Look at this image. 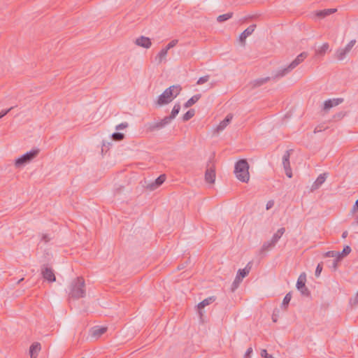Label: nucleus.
Here are the masks:
<instances>
[{"mask_svg": "<svg viewBox=\"0 0 358 358\" xmlns=\"http://www.w3.org/2000/svg\"><path fill=\"white\" fill-rule=\"evenodd\" d=\"M181 90L180 85H172L164 90L160 94L157 101L158 106H162L169 103L175 97H176Z\"/></svg>", "mask_w": 358, "mask_h": 358, "instance_id": "2", "label": "nucleus"}, {"mask_svg": "<svg viewBox=\"0 0 358 358\" xmlns=\"http://www.w3.org/2000/svg\"><path fill=\"white\" fill-rule=\"evenodd\" d=\"M285 231V229L284 227L279 229L276 231V233H275L273 234V237L271 239V241L273 242V243L276 244L278 243V241L280 240V238H281V236L283 235Z\"/></svg>", "mask_w": 358, "mask_h": 358, "instance_id": "24", "label": "nucleus"}, {"mask_svg": "<svg viewBox=\"0 0 358 358\" xmlns=\"http://www.w3.org/2000/svg\"><path fill=\"white\" fill-rule=\"evenodd\" d=\"M233 117L234 116H233V115L231 113H229L226 116V117L222 122H220V123L219 124V125L216 128V131L217 132L223 131L229 124V123L231 122V120L233 119Z\"/></svg>", "mask_w": 358, "mask_h": 358, "instance_id": "14", "label": "nucleus"}, {"mask_svg": "<svg viewBox=\"0 0 358 358\" xmlns=\"http://www.w3.org/2000/svg\"><path fill=\"white\" fill-rule=\"evenodd\" d=\"M256 24H252L245 29L239 36V41L243 45H245V39L250 36L255 31Z\"/></svg>", "mask_w": 358, "mask_h": 358, "instance_id": "11", "label": "nucleus"}, {"mask_svg": "<svg viewBox=\"0 0 358 358\" xmlns=\"http://www.w3.org/2000/svg\"><path fill=\"white\" fill-rule=\"evenodd\" d=\"M167 53H168V50H166L165 48H162L160 50V52L155 57V60L157 62L158 64H161L163 62H166V57Z\"/></svg>", "mask_w": 358, "mask_h": 358, "instance_id": "22", "label": "nucleus"}, {"mask_svg": "<svg viewBox=\"0 0 358 358\" xmlns=\"http://www.w3.org/2000/svg\"><path fill=\"white\" fill-rule=\"evenodd\" d=\"M178 42V41L176 39L172 40L171 42H169L168 43V45L165 47V48L169 50L171 48L175 47L177 45Z\"/></svg>", "mask_w": 358, "mask_h": 358, "instance_id": "37", "label": "nucleus"}, {"mask_svg": "<svg viewBox=\"0 0 358 358\" xmlns=\"http://www.w3.org/2000/svg\"><path fill=\"white\" fill-rule=\"evenodd\" d=\"M306 281V274L304 273H303L299 275V277L297 280V282H296L297 289H301V288L305 287Z\"/></svg>", "mask_w": 358, "mask_h": 358, "instance_id": "27", "label": "nucleus"}, {"mask_svg": "<svg viewBox=\"0 0 358 358\" xmlns=\"http://www.w3.org/2000/svg\"><path fill=\"white\" fill-rule=\"evenodd\" d=\"M250 263H248L245 268L239 269L238 271L237 275L234 281L232 283V290H235L239 285L240 282L242 281L243 278L248 275L250 273L251 266H250Z\"/></svg>", "mask_w": 358, "mask_h": 358, "instance_id": "6", "label": "nucleus"}, {"mask_svg": "<svg viewBox=\"0 0 358 358\" xmlns=\"http://www.w3.org/2000/svg\"><path fill=\"white\" fill-rule=\"evenodd\" d=\"M180 110V103H176L172 109L171 113L169 116H166L168 119V121L171 122V121L176 117V116L179 113Z\"/></svg>", "mask_w": 358, "mask_h": 358, "instance_id": "23", "label": "nucleus"}, {"mask_svg": "<svg viewBox=\"0 0 358 358\" xmlns=\"http://www.w3.org/2000/svg\"><path fill=\"white\" fill-rule=\"evenodd\" d=\"M348 233L347 231H345L344 232H343V234H342V238H345L347 237Z\"/></svg>", "mask_w": 358, "mask_h": 358, "instance_id": "50", "label": "nucleus"}, {"mask_svg": "<svg viewBox=\"0 0 358 358\" xmlns=\"http://www.w3.org/2000/svg\"><path fill=\"white\" fill-rule=\"evenodd\" d=\"M41 241L45 243H48L50 241V238L49 237V236L48 234H43Z\"/></svg>", "mask_w": 358, "mask_h": 358, "instance_id": "45", "label": "nucleus"}, {"mask_svg": "<svg viewBox=\"0 0 358 358\" xmlns=\"http://www.w3.org/2000/svg\"><path fill=\"white\" fill-rule=\"evenodd\" d=\"M341 259H338V258H336L334 262H333V264H332V267L334 268V270H336L337 268V266H338V262L340 261Z\"/></svg>", "mask_w": 358, "mask_h": 358, "instance_id": "48", "label": "nucleus"}, {"mask_svg": "<svg viewBox=\"0 0 358 358\" xmlns=\"http://www.w3.org/2000/svg\"><path fill=\"white\" fill-rule=\"evenodd\" d=\"M112 138L116 141H120L124 139V135L122 133L115 132L112 134Z\"/></svg>", "mask_w": 358, "mask_h": 358, "instance_id": "34", "label": "nucleus"}, {"mask_svg": "<svg viewBox=\"0 0 358 358\" xmlns=\"http://www.w3.org/2000/svg\"><path fill=\"white\" fill-rule=\"evenodd\" d=\"M329 45L327 43H324L319 49L316 50V55L323 56L329 50Z\"/></svg>", "mask_w": 358, "mask_h": 358, "instance_id": "28", "label": "nucleus"}, {"mask_svg": "<svg viewBox=\"0 0 358 358\" xmlns=\"http://www.w3.org/2000/svg\"><path fill=\"white\" fill-rule=\"evenodd\" d=\"M324 129H325V128H324L323 126H317L314 129V133L316 134V133L320 132Z\"/></svg>", "mask_w": 358, "mask_h": 358, "instance_id": "46", "label": "nucleus"}, {"mask_svg": "<svg viewBox=\"0 0 358 358\" xmlns=\"http://www.w3.org/2000/svg\"><path fill=\"white\" fill-rule=\"evenodd\" d=\"M107 331V328L105 327H94L90 330L91 336L94 338H99Z\"/></svg>", "mask_w": 358, "mask_h": 358, "instance_id": "18", "label": "nucleus"}, {"mask_svg": "<svg viewBox=\"0 0 358 358\" xmlns=\"http://www.w3.org/2000/svg\"><path fill=\"white\" fill-rule=\"evenodd\" d=\"M201 97V94H196L191 97L189 100L186 101V103L184 104L185 108H189L192 105H194L195 103H196Z\"/></svg>", "mask_w": 358, "mask_h": 358, "instance_id": "26", "label": "nucleus"}, {"mask_svg": "<svg viewBox=\"0 0 358 358\" xmlns=\"http://www.w3.org/2000/svg\"><path fill=\"white\" fill-rule=\"evenodd\" d=\"M350 303L352 306H358V292L355 297L350 300Z\"/></svg>", "mask_w": 358, "mask_h": 358, "instance_id": "43", "label": "nucleus"}, {"mask_svg": "<svg viewBox=\"0 0 358 358\" xmlns=\"http://www.w3.org/2000/svg\"><path fill=\"white\" fill-rule=\"evenodd\" d=\"M85 293V283L83 278L78 277L73 279L69 287V299L77 300L83 298Z\"/></svg>", "mask_w": 358, "mask_h": 358, "instance_id": "1", "label": "nucleus"}, {"mask_svg": "<svg viewBox=\"0 0 358 358\" xmlns=\"http://www.w3.org/2000/svg\"><path fill=\"white\" fill-rule=\"evenodd\" d=\"M353 211L357 212L358 211V199L356 201L355 205L353 206L352 208Z\"/></svg>", "mask_w": 358, "mask_h": 358, "instance_id": "49", "label": "nucleus"}, {"mask_svg": "<svg viewBox=\"0 0 358 358\" xmlns=\"http://www.w3.org/2000/svg\"><path fill=\"white\" fill-rule=\"evenodd\" d=\"M322 271V264H318L315 269V275L319 277Z\"/></svg>", "mask_w": 358, "mask_h": 358, "instance_id": "41", "label": "nucleus"}, {"mask_svg": "<svg viewBox=\"0 0 358 358\" xmlns=\"http://www.w3.org/2000/svg\"><path fill=\"white\" fill-rule=\"evenodd\" d=\"M301 292V294L303 296H308L310 295V291L307 288L306 286L301 288V289H299Z\"/></svg>", "mask_w": 358, "mask_h": 358, "instance_id": "38", "label": "nucleus"}, {"mask_svg": "<svg viewBox=\"0 0 358 358\" xmlns=\"http://www.w3.org/2000/svg\"><path fill=\"white\" fill-rule=\"evenodd\" d=\"M234 173L240 181L243 182L249 181V164L246 159H241L236 163Z\"/></svg>", "mask_w": 358, "mask_h": 358, "instance_id": "3", "label": "nucleus"}, {"mask_svg": "<svg viewBox=\"0 0 358 358\" xmlns=\"http://www.w3.org/2000/svg\"><path fill=\"white\" fill-rule=\"evenodd\" d=\"M215 301V296H210V297H208L207 299H205L204 300H203L202 301H201L198 304L197 308H198V310H199V313L200 315V317H202V315H203V313H202L201 310L202 308H203L204 307H206V306L210 305V303H212Z\"/></svg>", "mask_w": 358, "mask_h": 358, "instance_id": "16", "label": "nucleus"}, {"mask_svg": "<svg viewBox=\"0 0 358 358\" xmlns=\"http://www.w3.org/2000/svg\"><path fill=\"white\" fill-rule=\"evenodd\" d=\"M41 349V344L38 342L34 343L29 348L31 358H36Z\"/></svg>", "mask_w": 358, "mask_h": 358, "instance_id": "19", "label": "nucleus"}, {"mask_svg": "<svg viewBox=\"0 0 358 358\" xmlns=\"http://www.w3.org/2000/svg\"><path fill=\"white\" fill-rule=\"evenodd\" d=\"M337 11L336 8H328L315 12V15L320 18H324L325 17L333 14Z\"/></svg>", "mask_w": 358, "mask_h": 358, "instance_id": "20", "label": "nucleus"}, {"mask_svg": "<svg viewBox=\"0 0 358 358\" xmlns=\"http://www.w3.org/2000/svg\"><path fill=\"white\" fill-rule=\"evenodd\" d=\"M260 355L263 358H273V356L271 355H269L267 352V350L264 349L262 350Z\"/></svg>", "mask_w": 358, "mask_h": 358, "instance_id": "39", "label": "nucleus"}, {"mask_svg": "<svg viewBox=\"0 0 358 358\" xmlns=\"http://www.w3.org/2000/svg\"><path fill=\"white\" fill-rule=\"evenodd\" d=\"M13 108V107H10V108L7 109V110H3L0 112V119L3 117H4L6 114H8L12 109Z\"/></svg>", "mask_w": 358, "mask_h": 358, "instance_id": "42", "label": "nucleus"}, {"mask_svg": "<svg viewBox=\"0 0 358 358\" xmlns=\"http://www.w3.org/2000/svg\"><path fill=\"white\" fill-rule=\"evenodd\" d=\"M291 299H292V295H291L290 292L287 293L285 295V296L284 297L282 303V306L284 307L285 309H287V306L289 304Z\"/></svg>", "mask_w": 358, "mask_h": 358, "instance_id": "33", "label": "nucleus"}, {"mask_svg": "<svg viewBox=\"0 0 358 358\" xmlns=\"http://www.w3.org/2000/svg\"><path fill=\"white\" fill-rule=\"evenodd\" d=\"M327 174H320L311 186V191L317 189L326 180Z\"/></svg>", "mask_w": 358, "mask_h": 358, "instance_id": "15", "label": "nucleus"}, {"mask_svg": "<svg viewBox=\"0 0 358 358\" xmlns=\"http://www.w3.org/2000/svg\"><path fill=\"white\" fill-rule=\"evenodd\" d=\"M194 115H195L194 110V109H190L187 113H185L184 114V115L182 116V120L185 121V122L188 121L192 117H193Z\"/></svg>", "mask_w": 358, "mask_h": 358, "instance_id": "31", "label": "nucleus"}, {"mask_svg": "<svg viewBox=\"0 0 358 358\" xmlns=\"http://www.w3.org/2000/svg\"><path fill=\"white\" fill-rule=\"evenodd\" d=\"M205 180L208 183H214L215 180V171L213 167L208 168L205 173Z\"/></svg>", "mask_w": 358, "mask_h": 358, "instance_id": "17", "label": "nucleus"}, {"mask_svg": "<svg viewBox=\"0 0 358 358\" xmlns=\"http://www.w3.org/2000/svg\"><path fill=\"white\" fill-rule=\"evenodd\" d=\"M290 152L289 150H287L282 157V164L285 169V174L288 178L292 177V172L290 167L289 163Z\"/></svg>", "mask_w": 358, "mask_h": 358, "instance_id": "10", "label": "nucleus"}, {"mask_svg": "<svg viewBox=\"0 0 358 358\" xmlns=\"http://www.w3.org/2000/svg\"><path fill=\"white\" fill-rule=\"evenodd\" d=\"M232 17H233V13H231V12L219 15L217 17V21L218 22L221 23V22H223L224 21H227V20L231 19Z\"/></svg>", "mask_w": 358, "mask_h": 358, "instance_id": "29", "label": "nucleus"}, {"mask_svg": "<svg viewBox=\"0 0 358 358\" xmlns=\"http://www.w3.org/2000/svg\"><path fill=\"white\" fill-rule=\"evenodd\" d=\"M39 150H31L29 152L24 154L19 158L16 159L15 161V166L16 168H20L25 165L27 163H29L32 159H34L38 154Z\"/></svg>", "mask_w": 358, "mask_h": 358, "instance_id": "5", "label": "nucleus"}, {"mask_svg": "<svg viewBox=\"0 0 358 358\" xmlns=\"http://www.w3.org/2000/svg\"><path fill=\"white\" fill-rule=\"evenodd\" d=\"M356 43V40H351L344 48H339L335 53V58L338 60H343L345 56L351 51Z\"/></svg>", "mask_w": 358, "mask_h": 358, "instance_id": "7", "label": "nucleus"}, {"mask_svg": "<svg viewBox=\"0 0 358 358\" xmlns=\"http://www.w3.org/2000/svg\"><path fill=\"white\" fill-rule=\"evenodd\" d=\"M275 245L271 241L264 242L262 246V251H267L273 248Z\"/></svg>", "mask_w": 358, "mask_h": 358, "instance_id": "32", "label": "nucleus"}, {"mask_svg": "<svg viewBox=\"0 0 358 358\" xmlns=\"http://www.w3.org/2000/svg\"><path fill=\"white\" fill-rule=\"evenodd\" d=\"M343 101V99H342V98L328 99V100L325 101L324 103L323 110H329L334 106H336L338 104L341 103Z\"/></svg>", "mask_w": 358, "mask_h": 358, "instance_id": "12", "label": "nucleus"}, {"mask_svg": "<svg viewBox=\"0 0 358 358\" xmlns=\"http://www.w3.org/2000/svg\"><path fill=\"white\" fill-rule=\"evenodd\" d=\"M269 80H270L269 77L255 80L254 81H252L251 83L252 87L255 88V87H259V86L264 85V83H267Z\"/></svg>", "mask_w": 358, "mask_h": 358, "instance_id": "25", "label": "nucleus"}, {"mask_svg": "<svg viewBox=\"0 0 358 358\" xmlns=\"http://www.w3.org/2000/svg\"><path fill=\"white\" fill-rule=\"evenodd\" d=\"M209 80V76H205L203 77L199 78V79L197 80L196 84L197 85H202L206 82H208Z\"/></svg>", "mask_w": 358, "mask_h": 358, "instance_id": "36", "label": "nucleus"}, {"mask_svg": "<svg viewBox=\"0 0 358 358\" xmlns=\"http://www.w3.org/2000/svg\"><path fill=\"white\" fill-rule=\"evenodd\" d=\"M252 353V348L251 347H250L249 348H248V350H246L245 355H244V358H250V355Z\"/></svg>", "mask_w": 358, "mask_h": 358, "instance_id": "44", "label": "nucleus"}, {"mask_svg": "<svg viewBox=\"0 0 358 358\" xmlns=\"http://www.w3.org/2000/svg\"><path fill=\"white\" fill-rule=\"evenodd\" d=\"M41 274L44 279L48 280L49 282H53L56 280L54 271L52 268L43 265L41 268Z\"/></svg>", "mask_w": 358, "mask_h": 358, "instance_id": "8", "label": "nucleus"}, {"mask_svg": "<svg viewBox=\"0 0 358 358\" xmlns=\"http://www.w3.org/2000/svg\"><path fill=\"white\" fill-rule=\"evenodd\" d=\"M166 180V176L164 174L160 175L154 182L150 185V188L152 190H154L159 187L161 185L164 183Z\"/></svg>", "mask_w": 358, "mask_h": 358, "instance_id": "21", "label": "nucleus"}, {"mask_svg": "<svg viewBox=\"0 0 358 358\" xmlns=\"http://www.w3.org/2000/svg\"><path fill=\"white\" fill-rule=\"evenodd\" d=\"M308 57V53L306 52H303L299 54L296 59L291 62L289 65L287 67L283 68L279 70L274 76V78L283 77L285 75L288 74L291 72L294 69H295L299 64H300L306 57Z\"/></svg>", "mask_w": 358, "mask_h": 358, "instance_id": "4", "label": "nucleus"}, {"mask_svg": "<svg viewBox=\"0 0 358 358\" xmlns=\"http://www.w3.org/2000/svg\"><path fill=\"white\" fill-rule=\"evenodd\" d=\"M127 127H128V123L127 122H122V123L119 124L118 125H117L115 127V129L116 130L124 129L127 128Z\"/></svg>", "mask_w": 358, "mask_h": 358, "instance_id": "40", "label": "nucleus"}, {"mask_svg": "<svg viewBox=\"0 0 358 358\" xmlns=\"http://www.w3.org/2000/svg\"><path fill=\"white\" fill-rule=\"evenodd\" d=\"M135 43L138 46L143 47L145 48H149L152 45L150 39L148 37L143 36L136 38Z\"/></svg>", "mask_w": 358, "mask_h": 358, "instance_id": "13", "label": "nucleus"}, {"mask_svg": "<svg viewBox=\"0 0 358 358\" xmlns=\"http://www.w3.org/2000/svg\"><path fill=\"white\" fill-rule=\"evenodd\" d=\"M324 256L325 257H334L336 259V258L338 257V252L333 251V250L328 251L324 255Z\"/></svg>", "mask_w": 358, "mask_h": 358, "instance_id": "35", "label": "nucleus"}, {"mask_svg": "<svg viewBox=\"0 0 358 358\" xmlns=\"http://www.w3.org/2000/svg\"><path fill=\"white\" fill-rule=\"evenodd\" d=\"M169 123H170V122L168 121V119L165 117L159 122L148 124L146 125V127H147V129L149 131H154L155 130H159V129L164 127L166 125H167Z\"/></svg>", "mask_w": 358, "mask_h": 358, "instance_id": "9", "label": "nucleus"}, {"mask_svg": "<svg viewBox=\"0 0 358 358\" xmlns=\"http://www.w3.org/2000/svg\"><path fill=\"white\" fill-rule=\"evenodd\" d=\"M274 205V202L273 201H268L266 203V210H269L270 208H271Z\"/></svg>", "mask_w": 358, "mask_h": 358, "instance_id": "47", "label": "nucleus"}, {"mask_svg": "<svg viewBox=\"0 0 358 358\" xmlns=\"http://www.w3.org/2000/svg\"><path fill=\"white\" fill-rule=\"evenodd\" d=\"M351 252V248L350 246L346 245L344 247L343 251L341 252H338V259H342L343 257L349 255Z\"/></svg>", "mask_w": 358, "mask_h": 358, "instance_id": "30", "label": "nucleus"}, {"mask_svg": "<svg viewBox=\"0 0 358 358\" xmlns=\"http://www.w3.org/2000/svg\"><path fill=\"white\" fill-rule=\"evenodd\" d=\"M272 320L274 322H277V317L276 316H275L274 315L272 316Z\"/></svg>", "mask_w": 358, "mask_h": 358, "instance_id": "51", "label": "nucleus"}]
</instances>
